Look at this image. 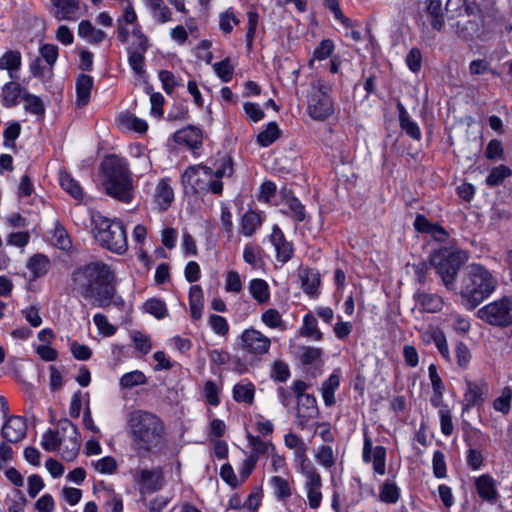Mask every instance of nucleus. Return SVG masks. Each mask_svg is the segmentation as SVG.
Listing matches in <instances>:
<instances>
[{"instance_id":"17","label":"nucleus","mask_w":512,"mask_h":512,"mask_svg":"<svg viewBox=\"0 0 512 512\" xmlns=\"http://www.w3.org/2000/svg\"><path fill=\"white\" fill-rule=\"evenodd\" d=\"M55 8L54 17L61 21H75L80 17L79 0H51Z\"/></svg>"},{"instance_id":"14","label":"nucleus","mask_w":512,"mask_h":512,"mask_svg":"<svg viewBox=\"0 0 512 512\" xmlns=\"http://www.w3.org/2000/svg\"><path fill=\"white\" fill-rule=\"evenodd\" d=\"M319 409L314 395L307 394L303 398L297 399L296 423L301 429H304L307 423L317 418Z\"/></svg>"},{"instance_id":"50","label":"nucleus","mask_w":512,"mask_h":512,"mask_svg":"<svg viewBox=\"0 0 512 512\" xmlns=\"http://www.w3.org/2000/svg\"><path fill=\"white\" fill-rule=\"evenodd\" d=\"M68 438V443H64L60 450L62 451L61 454L63 459L72 461L78 454L80 448V439L79 436H77V438Z\"/></svg>"},{"instance_id":"64","label":"nucleus","mask_w":512,"mask_h":512,"mask_svg":"<svg viewBox=\"0 0 512 512\" xmlns=\"http://www.w3.org/2000/svg\"><path fill=\"white\" fill-rule=\"evenodd\" d=\"M441 432L445 436H450L453 433V422L450 411L447 408L439 410Z\"/></svg>"},{"instance_id":"38","label":"nucleus","mask_w":512,"mask_h":512,"mask_svg":"<svg viewBox=\"0 0 512 512\" xmlns=\"http://www.w3.org/2000/svg\"><path fill=\"white\" fill-rule=\"evenodd\" d=\"M511 174V169L508 166L501 164L490 171L486 178V183L490 187L499 186L507 177L511 176Z\"/></svg>"},{"instance_id":"4","label":"nucleus","mask_w":512,"mask_h":512,"mask_svg":"<svg viewBox=\"0 0 512 512\" xmlns=\"http://www.w3.org/2000/svg\"><path fill=\"white\" fill-rule=\"evenodd\" d=\"M233 174V162L229 156L221 158V164L215 171L204 165L190 166L182 174V182L194 193L201 194L211 191L220 195L223 190L221 178Z\"/></svg>"},{"instance_id":"36","label":"nucleus","mask_w":512,"mask_h":512,"mask_svg":"<svg viewBox=\"0 0 512 512\" xmlns=\"http://www.w3.org/2000/svg\"><path fill=\"white\" fill-rule=\"evenodd\" d=\"M300 334L305 337L313 338L316 341L322 339V333L318 329L317 319L313 315L306 314L304 316Z\"/></svg>"},{"instance_id":"41","label":"nucleus","mask_w":512,"mask_h":512,"mask_svg":"<svg viewBox=\"0 0 512 512\" xmlns=\"http://www.w3.org/2000/svg\"><path fill=\"white\" fill-rule=\"evenodd\" d=\"M216 75L225 83L230 82L234 73V66L231 64L229 57L224 58L220 62L213 64Z\"/></svg>"},{"instance_id":"33","label":"nucleus","mask_w":512,"mask_h":512,"mask_svg":"<svg viewBox=\"0 0 512 512\" xmlns=\"http://www.w3.org/2000/svg\"><path fill=\"white\" fill-rule=\"evenodd\" d=\"M22 100L25 102L24 108L26 112L40 117L44 116L45 107L40 97L29 92H24L22 94Z\"/></svg>"},{"instance_id":"57","label":"nucleus","mask_w":512,"mask_h":512,"mask_svg":"<svg viewBox=\"0 0 512 512\" xmlns=\"http://www.w3.org/2000/svg\"><path fill=\"white\" fill-rule=\"evenodd\" d=\"M323 1H324V6L334 14L335 19L340 21L346 27L352 26V21L349 18H347L346 16H344V14L342 13L338 0H323Z\"/></svg>"},{"instance_id":"9","label":"nucleus","mask_w":512,"mask_h":512,"mask_svg":"<svg viewBox=\"0 0 512 512\" xmlns=\"http://www.w3.org/2000/svg\"><path fill=\"white\" fill-rule=\"evenodd\" d=\"M334 112L331 96L320 86L308 99V113L315 120H325Z\"/></svg>"},{"instance_id":"46","label":"nucleus","mask_w":512,"mask_h":512,"mask_svg":"<svg viewBox=\"0 0 512 512\" xmlns=\"http://www.w3.org/2000/svg\"><path fill=\"white\" fill-rule=\"evenodd\" d=\"M315 458L317 462L324 466L325 468H331L334 466L336 462V457L334 455L333 449L331 446L322 445L319 447L315 454Z\"/></svg>"},{"instance_id":"29","label":"nucleus","mask_w":512,"mask_h":512,"mask_svg":"<svg viewBox=\"0 0 512 512\" xmlns=\"http://www.w3.org/2000/svg\"><path fill=\"white\" fill-rule=\"evenodd\" d=\"M283 206L284 208L281 209L283 214L293 218L296 222L305 220V207L296 197L289 196L286 202L283 203Z\"/></svg>"},{"instance_id":"6","label":"nucleus","mask_w":512,"mask_h":512,"mask_svg":"<svg viewBox=\"0 0 512 512\" xmlns=\"http://www.w3.org/2000/svg\"><path fill=\"white\" fill-rule=\"evenodd\" d=\"M94 237L102 248L118 255L128 250L126 229L121 220L109 219L100 213L92 215Z\"/></svg>"},{"instance_id":"16","label":"nucleus","mask_w":512,"mask_h":512,"mask_svg":"<svg viewBox=\"0 0 512 512\" xmlns=\"http://www.w3.org/2000/svg\"><path fill=\"white\" fill-rule=\"evenodd\" d=\"M270 242L276 250V258L279 262L286 263L293 256V245L287 241L278 225H274L270 235Z\"/></svg>"},{"instance_id":"42","label":"nucleus","mask_w":512,"mask_h":512,"mask_svg":"<svg viewBox=\"0 0 512 512\" xmlns=\"http://www.w3.org/2000/svg\"><path fill=\"white\" fill-rule=\"evenodd\" d=\"M147 381L145 374L139 370H135L124 374L120 379V386L123 389H131L135 386L143 385Z\"/></svg>"},{"instance_id":"47","label":"nucleus","mask_w":512,"mask_h":512,"mask_svg":"<svg viewBox=\"0 0 512 512\" xmlns=\"http://www.w3.org/2000/svg\"><path fill=\"white\" fill-rule=\"evenodd\" d=\"M53 240L55 246L61 250L68 251L72 247V242L66 229L60 224L55 226Z\"/></svg>"},{"instance_id":"52","label":"nucleus","mask_w":512,"mask_h":512,"mask_svg":"<svg viewBox=\"0 0 512 512\" xmlns=\"http://www.w3.org/2000/svg\"><path fill=\"white\" fill-rule=\"evenodd\" d=\"M128 62L132 70L137 75L144 73L145 57L144 53L133 51L131 48L128 49Z\"/></svg>"},{"instance_id":"19","label":"nucleus","mask_w":512,"mask_h":512,"mask_svg":"<svg viewBox=\"0 0 512 512\" xmlns=\"http://www.w3.org/2000/svg\"><path fill=\"white\" fill-rule=\"evenodd\" d=\"M174 140L178 144H184L196 149L202 144V131L200 128L189 125L174 133Z\"/></svg>"},{"instance_id":"54","label":"nucleus","mask_w":512,"mask_h":512,"mask_svg":"<svg viewBox=\"0 0 512 512\" xmlns=\"http://www.w3.org/2000/svg\"><path fill=\"white\" fill-rule=\"evenodd\" d=\"M290 377L288 365L283 361H275L271 371V378L278 382H286Z\"/></svg>"},{"instance_id":"1","label":"nucleus","mask_w":512,"mask_h":512,"mask_svg":"<svg viewBox=\"0 0 512 512\" xmlns=\"http://www.w3.org/2000/svg\"><path fill=\"white\" fill-rule=\"evenodd\" d=\"M115 274L111 267L102 261H93L79 266L71 274L72 292L88 301L91 305L107 308L111 304L123 303L116 297Z\"/></svg>"},{"instance_id":"11","label":"nucleus","mask_w":512,"mask_h":512,"mask_svg":"<svg viewBox=\"0 0 512 512\" xmlns=\"http://www.w3.org/2000/svg\"><path fill=\"white\" fill-rule=\"evenodd\" d=\"M271 341L260 331L250 328L246 329L241 335V346L244 351L254 354H266L270 348Z\"/></svg>"},{"instance_id":"59","label":"nucleus","mask_w":512,"mask_h":512,"mask_svg":"<svg viewBox=\"0 0 512 512\" xmlns=\"http://www.w3.org/2000/svg\"><path fill=\"white\" fill-rule=\"evenodd\" d=\"M405 61H406L407 66L409 67V69L412 72H414V73L419 72L420 69H421V66H422V54H421V51L418 48L413 47L408 52Z\"/></svg>"},{"instance_id":"35","label":"nucleus","mask_w":512,"mask_h":512,"mask_svg":"<svg viewBox=\"0 0 512 512\" xmlns=\"http://www.w3.org/2000/svg\"><path fill=\"white\" fill-rule=\"evenodd\" d=\"M66 443L58 431L48 429L42 436L41 445L46 451L52 452L61 449L62 445Z\"/></svg>"},{"instance_id":"53","label":"nucleus","mask_w":512,"mask_h":512,"mask_svg":"<svg viewBox=\"0 0 512 512\" xmlns=\"http://www.w3.org/2000/svg\"><path fill=\"white\" fill-rule=\"evenodd\" d=\"M208 322H209L210 327L216 334L221 335V336H225L228 334L229 325H228L227 320L224 317H222L220 315L212 314V315H210Z\"/></svg>"},{"instance_id":"26","label":"nucleus","mask_w":512,"mask_h":512,"mask_svg":"<svg viewBox=\"0 0 512 512\" xmlns=\"http://www.w3.org/2000/svg\"><path fill=\"white\" fill-rule=\"evenodd\" d=\"M154 199L160 210H166L174 199V192L167 179H161L156 186Z\"/></svg>"},{"instance_id":"12","label":"nucleus","mask_w":512,"mask_h":512,"mask_svg":"<svg viewBox=\"0 0 512 512\" xmlns=\"http://www.w3.org/2000/svg\"><path fill=\"white\" fill-rule=\"evenodd\" d=\"M27 435L26 419L22 416L12 415L7 417L2 428L1 436L9 443H18Z\"/></svg>"},{"instance_id":"23","label":"nucleus","mask_w":512,"mask_h":512,"mask_svg":"<svg viewBox=\"0 0 512 512\" xmlns=\"http://www.w3.org/2000/svg\"><path fill=\"white\" fill-rule=\"evenodd\" d=\"M414 299L417 304L420 305L421 309L427 313H437L444 305L442 297L437 294L419 291L414 294Z\"/></svg>"},{"instance_id":"28","label":"nucleus","mask_w":512,"mask_h":512,"mask_svg":"<svg viewBox=\"0 0 512 512\" xmlns=\"http://www.w3.org/2000/svg\"><path fill=\"white\" fill-rule=\"evenodd\" d=\"M22 87L21 85L12 80L10 82H7L2 87L1 97H2V103L7 108H12L18 105V98L22 97Z\"/></svg>"},{"instance_id":"7","label":"nucleus","mask_w":512,"mask_h":512,"mask_svg":"<svg viewBox=\"0 0 512 512\" xmlns=\"http://www.w3.org/2000/svg\"><path fill=\"white\" fill-rule=\"evenodd\" d=\"M469 254L460 249L441 248L430 255V265L448 290L456 289V278L460 268L468 261Z\"/></svg>"},{"instance_id":"15","label":"nucleus","mask_w":512,"mask_h":512,"mask_svg":"<svg viewBox=\"0 0 512 512\" xmlns=\"http://www.w3.org/2000/svg\"><path fill=\"white\" fill-rule=\"evenodd\" d=\"M474 485L478 496L489 504H496L500 498L495 479L489 474L475 478Z\"/></svg>"},{"instance_id":"21","label":"nucleus","mask_w":512,"mask_h":512,"mask_svg":"<svg viewBox=\"0 0 512 512\" xmlns=\"http://www.w3.org/2000/svg\"><path fill=\"white\" fill-rule=\"evenodd\" d=\"M21 64L22 56L17 50H9L0 57V70H7L12 80L18 79Z\"/></svg>"},{"instance_id":"22","label":"nucleus","mask_w":512,"mask_h":512,"mask_svg":"<svg viewBox=\"0 0 512 512\" xmlns=\"http://www.w3.org/2000/svg\"><path fill=\"white\" fill-rule=\"evenodd\" d=\"M396 107L398 110L399 125L402 131H404L413 140H420L421 131L418 124L411 119L406 108L401 102H398Z\"/></svg>"},{"instance_id":"58","label":"nucleus","mask_w":512,"mask_h":512,"mask_svg":"<svg viewBox=\"0 0 512 512\" xmlns=\"http://www.w3.org/2000/svg\"><path fill=\"white\" fill-rule=\"evenodd\" d=\"M93 321L99 332L104 336H112L115 334L116 328L108 322L105 315L97 313L94 315Z\"/></svg>"},{"instance_id":"25","label":"nucleus","mask_w":512,"mask_h":512,"mask_svg":"<svg viewBox=\"0 0 512 512\" xmlns=\"http://www.w3.org/2000/svg\"><path fill=\"white\" fill-rule=\"evenodd\" d=\"M264 216L261 212L249 210L244 213L241 219L240 232L246 237L252 236L262 225Z\"/></svg>"},{"instance_id":"10","label":"nucleus","mask_w":512,"mask_h":512,"mask_svg":"<svg viewBox=\"0 0 512 512\" xmlns=\"http://www.w3.org/2000/svg\"><path fill=\"white\" fill-rule=\"evenodd\" d=\"M362 458L365 463L372 462L373 470L384 475L386 471V448L384 446L373 447L371 438L364 433Z\"/></svg>"},{"instance_id":"13","label":"nucleus","mask_w":512,"mask_h":512,"mask_svg":"<svg viewBox=\"0 0 512 512\" xmlns=\"http://www.w3.org/2000/svg\"><path fill=\"white\" fill-rule=\"evenodd\" d=\"M488 386L485 382L466 381V390L463 395L462 413L469 412L472 407L481 406L485 401Z\"/></svg>"},{"instance_id":"31","label":"nucleus","mask_w":512,"mask_h":512,"mask_svg":"<svg viewBox=\"0 0 512 512\" xmlns=\"http://www.w3.org/2000/svg\"><path fill=\"white\" fill-rule=\"evenodd\" d=\"M27 267L34 277L38 278L44 276L48 272L50 268V261L47 256L43 254H36L30 258Z\"/></svg>"},{"instance_id":"30","label":"nucleus","mask_w":512,"mask_h":512,"mask_svg":"<svg viewBox=\"0 0 512 512\" xmlns=\"http://www.w3.org/2000/svg\"><path fill=\"white\" fill-rule=\"evenodd\" d=\"M61 187L69 193L74 199L82 200L84 192L79 182L76 181L69 173L61 172L59 177Z\"/></svg>"},{"instance_id":"27","label":"nucleus","mask_w":512,"mask_h":512,"mask_svg":"<svg viewBox=\"0 0 512 512\" xmlns=\"http://www.w3.org/2000/svg\"><path fill=\"white\" fill-rule=\"evenodd\" d=\"M253 299L260 305L267 304L270 300V289L267 282L263 279H252L248 286Z\"/></svg>"},{"instance_id":"48","label":"nucleus","mask_w":512,"mask_h":512,"mask_svg":"<svg viewBox=\"0 0 512 512\" xmlns=\"http://www.w3.org/2000/svg\"><path fill=\"white\" fill-rule=\"evenodd\" d=\"M260 251V247L247 244L243 251L244 261L251 265L253 268H258L261 263Z\"/></svg>"},{"instance_id":"18","label":"nucleus","mask_w":512,"mask_h":512,"mask_svg":"<svg viewBox=\"0 0 512 512\" xmlns=\"http://www.w3.org/2000/svg\"><path fill=\"white\" fill-rule=\"evenodd\" d=\"M135 479L142 492H156L163 486V475L160 469H142Z\"/></svg>"},{"instance_id":"49","label":"nucleus","mask_w":512,"mask_h":512,"mask_svg":"<svg viewBox=\"0 0 512 512\" xmlns=\"http://www.w3.org/2000/svg\"><path fill=\"white\" fill-rule=\"evenodd\" d=\"M433 474L436 478H445L447 475V468L445 456L442 451L437 450L433 454L432 459Z\"/></svg>"},{"instance_id":"60","label":"nucleus","mask_w":512,"mask_h":512,"mask_svg":"<svg viewBox=\"0 0 512 512\" xmlns=\"http://www.w3.org/2000/svg\"><path fill=\"white\" fill-rule=\"evenodd\" d=\"M225 289L232 293H239L242 290V281L237 271L231 270L227 273Z\"/></svg>"},{"instance_id":"43","label":"nucleus","mask_w":512,"mask_h":512,"mask_svg":"<svg viewBox=\"0 0 512 512\" xmlns=\"http://www.w3.org/2000/svg\"><path fill=\"white\" fill-rule=\"evenodd\" d=\"M512 400V389L510 387H504L501 391V395L493 401V408L503 413L508 414L511 409Z\"/></svg>"},{"instance_id":"39","label":"nucleus","mask_w":512,"mask_h":512,"mask_svg":"<svg viewBox=\"0 0 512 512\" xmlns=\"http://www.w3.org/2000/svg\"><path fill=\"white\" fill-rule=\"evenodd\" d=\"M400 489L398 486L389 481H385L380 489L379 498L382 502L394 504L399 500Z\"/></svg>"},{"instance_id":"55","label":"nucleus","mask_w":512,"mask_h":512,"mask_svg":"<svg viewBox=\"0 0 512 512\" xmlns=\"http://www.w3.org/2000/svg\"><path fill=\"white\" fill-rule=\"evenodd\" d=\"M94 468L101 474H113L117 470V462L111 456L103 457L94 464Z\"/></svg>"},{"instance_id":"62","label":"nucleus","mask_w":512,"mask_h":512,"mask_svg":"<svg viewBox=\"0 0 512 512\" xmlns=\"http://www.w3.org/2000/svg\"><path fill=\"white\" fill-rule=\"evenodd\" d=\"M334 50V44L330 39H324L320 42V44L315 48L313 56L314 59L324 60L331 56Z\"/></svg>"},{"instance_id":"8","label":"nucleus","mask_w":512,"mask_h":512,"mask_svg":"<svg viewBox=\"0 0 512 512\" xmlns=\"http://www.w3.org/2000/svg\"><path fill=\"white\" fill-rule=\"evenodd\" d=\"M477 317L494 327H512V296H502L481 307Z\"/></svg>"},{"instance_id":"56","label":"nucleus","mask_w":512,"mask_h":512,"mask_svg":"<svg viewBox=\"0 0 512 512\" xmlns=\"http://www.w3.org/2000/svg\"><path fill=\"white\" fill-rule=\"evenodd\" d=\"M455 356L457 359V364L461 368H466L468 366L470 359H471V353H470L469 348L467 347V345L464 342H462V341L457 342V344L455 346Z\"/></svg>"},{"instance_id":"24","label":"nucleus","mask_w":512,"mask_h":512,"mask_svg":"<svg viewBox=\"0 0 512 512\" xmlns=\"http://www.w3.org/2000/svg\"><path fill=\"white\" fill-rule=\"evenodd\" d=\"M340 372L335 370L327 380H325L320 388L324 404L331 407L336 403L335 391L340 386Z\"/></svg>"},{"instance_id":"37","label":"nucleus","mask_w":512,"mask_h":512,"mask_svg":"<svg viewBox=\"0 0 512 512\" xmlns=\"http://www.w3.org/2000/svg\"><path fill=\"white\" fill-rule=\"evenodd\" d=\"M151 9L153 17L160 23L168 22L171 19V11L164 4L163 0H146Z\"/></svg>"},{"instance_id":"32","label":"nucleus","mask_w":512,"mask_h":512,"mask_svg":"<svg viewBox=\"0 0 512 512\" xmlns=\"http://www.w3.org/2000/svg\"><path fill=\"white\" fill-rule=\"evenodd\" d=\"M255 386L251 383H238L233 388V398L236 402L252 404L254 401Z\"/></svg>"},{"instance_id":"3","label":"nucleus","mask_w":512,"mask_h":512,"mask_svg":"<svg viewBox=\"0 0 512 512\" xmlns=\"http://www.w3.org/2000/svg\"><path fill=\"white\" fill-rule=\"evenodd\" d=\"M497 281L491 272L480 264L466 266L462 273L459 294L464 306L475 309L496 289Z\"/></svg>"},{"instance_id":"2","label":"nucleus","mask_w":512,"mask_h":512,"mask_svg":"<svg viewBox=\"0 0 512 512\" xmlns=\"http://www.w3.org/2000/svg\"><path fill=\"white\" fill-rule=\"evenodd\" d=\"M127 427L137 451H152L160 445L165 434L163 421L156 414L141 409L128 414Z\"/></svg>"},{"instance_id":"61","label":"nucleus","mask_w":512,"mask_h":512,"mask_svg":"<svg viewBox=\"0 0 512 512\" xmlns=\"http://www.w3.org/2000/svg\"><path fill=\"white\" fill-rule=\"evenodd\" d=\"M319 286V278L316 273L310 272L302 276V289L308 295H314Z\"/></svg>"},{"instance_id":"44","label":"nucleus","mask_w":512,"mask_h":512,"mask_svg":"<svg viewBox=\"0 0 512 512\" xmlns=\"http://www.w3.org/2000/svg\"><path fill=\"white\" fill-rule=\"evenodd\" d=\"M271 485L275 496L279 500H286L292 494L289 482L280 476H273L271 478Z\"/></svg>"},{"instance_id":"34","label":"nucleus","mask_w":512,"mask_h":512,"mask_svg":"<svg viewBox=\"0 0 512 512\" xmlns=\"http://www.w3.org/2000/svg\"><path fill=\"white\" fill-rule=\"evenodd\" d=\"M280 136V130L276 122H270L257 136V143L262 147L273 144Z\"/></svg>"},{"instance_id":"5","label":"nucleus","mask_w":512,"mask_h":512,"mask_svg":"<svg viewBox=\"0 0 512 512\" xmlns=\"http://www.w3.org/2000/svg\"><path fill=\"white\" fill-rule=\"evenodd\" d=\"M101 168L106 193L119 201L129 203L133 198V185L127 162L112 155L102 162Z\"/></svg>"},{"instance_id":"51","label":"nucleus","mask_w":512,"mask_h":512,"mask_svg":"<svg viewBox=\"0 0 512 512\" xmlns=\"http://www.w3.org/2000/svg\"><path fill=\"white\" fill-rule=\"evenodd\" d=\"M262 322L269 328H279L283 324L282 316L275 308L266 310L261 316Z\"/></svg>"},{"instance_id":"40","label":"nucleus","mask_w":512,"mask_h":512,"mask_svg":"<svg viewBox=\"0 0 512 512\" xmlns=\"http://www.w3.org/2000/svg\"><path fill=\"white\" fill-rule=\"evenodd\" d=\"M247 439L252 449L250 456H254L257 460L261 455L267 454L270 448L274 449L272 443L265 442L260 437L248 434Z\"/></svg>"},{"instance_id":"63","label":"nucleus","mask_w":512,"mask_h":512,"mask_svg":"<svg viewBox=\"0 0 512 512\" xmlns=\"http://www.w3.org/2000/svg\"><path fill=\"white\" fill-rule=\"evenodd\" d=\"M41 59L45 60L49 66H53L58 58V47L54 44H44L40 48Z\"/></svg>"},{"instance_id":"20","label":"nucleus","mask_w":512,"mask_h":512,"mask_svg":"<svg viewBox=\"0 0 512 512\" xmlns=\"http://www.w3.org/2000/svg\"><path fill=\"white\" fill-rule=\"evenodd\" d=\"M93 77L87 74H80L76 79V106L82 108L89 103L91 90L93 88Z\"/></svg>"},{"instance_id":"45","label":"nucleus","mask_w":512,"mask_h":512,"mask_svg":"<svg viewBox=\"0 0 512 512\" xmlns=\"http://www.w3.org/2000/svg\"><path fill=\"white\" fill-rule=\"evenodd\" d=\"M144 310L156 317L162 319L167 315V307L163 300L151 298L144 303Z\"/></svg>"}]
</instances>
